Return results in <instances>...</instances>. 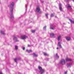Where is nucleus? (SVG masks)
Instances as JSON below:
<instances>
[{
    "mask_svg": "<svg viewBox=\"0 0 74 74\" xmlns=\"http://www.w3.org/2000/svg\"><path fill=\"white\" fill-rule=\"evenodd\" d=\"M55 36V35L53 33H51V34H50V36H51V37H53V36Z\"/></svg>",
    "mask_w": 74,
    "mask_h": 74,
    "instance_id": "nucleus-13",
    "label": "nucleus"
},
{
    "mask_svg": "<svg viewBox=\"0 0 74 74\" xmlns=\"http://www.w3.org/2000/svg\"><path fill=\"white\" fill-rule=\"evenodd\" d=\"M59 7H62V4L61 3H60L59 4Z\"/></svg>",
    "mask_w": 74,
    "mask_h": 74,
    "instance_id": "nucleus-26",
    "label": "nucleus"
},
{
    "mask_svg": "<svg viewBox=\"0 0 74 74\" xmlns=\"http://www.w3.org/2000/svg\"><path fill=\"white\" fill-rule=\"evenodd\" d=\"M72 65V64L70 63H68V64H66V66L67 67H70Z\"/></svg>",
    "mask_w": 74,
    "mask_h": 74,
    "instance_id": "nucleus-7",
    "label": "nucleus"
},
{
    "mask_svg": "<svg viewBox=\"0 0 74 74\" xmlns=\"http://www.w3.org/2000/svg\"><path fill=\"white\" fill-rule=\"evenodd\" d=\"M48 13H47L45 14V16L47 17V18H48Z\"/></svg>",
    "mask_w": 74,
    "mask_h": 74,
    "instance_id": "nucleus-24",
    "label": "nucleus"
},
{
    "mask_svg": "<svg viewBox=\"0 0 74 74\" xmlns=\"http://www.w3.org/2000/svg\"><path fill=\"white\" fill-rule=\"evenodd\" d=\"M17 60V59L16 58L14 59V61L15 62H16Z\"/></svg>",
    "mask_w": 74,
    "mask_h": 74,
    "instance_id": "nucleus-28",
    "label": "nucleus"
},
{
    "mask_svg": "<svg viewBox=\"0 0 74 74\" xmlns=\"http://www.w3.org/2000/svg\"><path fill=\"white\" fill-rule=\"evenodd\" d=\"M33 55H34L35 56V57H37L38 56V55H37L35 53H34L33 54Z\"/></svg>",
    "mask_w": 74,
    "mask_h": 74,
    "instance_id": "nucleus-17",
    "label": "nucleus"
},
{
    "mask_svg": "<svg viewBox=\"0 0 74 74\" xmlns=\"http://www.w3.org/2000/svg\"><path fill=\"white\" fill-rule=\"evenodd\" d=\"M66 1H68L69 0H65Z\"/></svg>",
    "mask_w": 74,
    "mask_h": 74,
    "instance_id": "nucleus-34",
    "label": "nucleus"
},
{
    "mask_svg": "<svg viewBox=\"0 0 74 74\" xmlns=\"http://www.w3.org/2000/svg\"><path fill=\"white\" fill-rule=\"evenodd\" d=\"M27 38V36L25 35H23L21 36V38L23 40H25Z\"/></svg>",
    "mask_w": 74,
    "mask_h": 74,
    "instance_id": "nucleus-3",
    "label": "nucleus"
},
{
    "mask_svg": "<svg viewBox=\"0 0 74 74\" xmlns=\"http://www.w3.org/2000/svg\"><path fill=\"white\" fill-rule=\"evenodd\" d=\"M59 49V48L57 47V49Z\"/></svg>",
    "mask_w": 74,
    "mask_h": 74,
    "instance_id": "nucleus-33",
    "label": "nucleus"
},
{
    "mask_svg": "<svg viewBox=\"0 0 74 74\" xmlns=\"http://www.w3.org/2000/svg\"><path fill=\"white\" fill-rule=\"evenodd\" d=\"M50 29H52V30H53L54 29H55V27L54 26L52 25H51V28H50Z\"/></svg>",
    "mask_w": 74,
    "mask_h": 74,
    "instance_id": "nucleus-10",
    "label": "nucleus"
},
{
    "mask_svg": "<svg viewBox=\"0 0 74 74\" xmlns=\"http://www.w3.org/2000/svg\"><path fill=\"white\" fill-rule=\"evenodd\" d=\"M55 14H51V17H53V16H54V15Z\"/></svg>",
    "mask_w": 74,
    "mask_h": 74,
    "instance_id": "nucleus-18",
    "label": "nucleus"
},
{
    "mask_svg": "<svg viewBox=\"0 0 74 74\" xmlns=\"http://www.w3.org/2000/svg\"><path fill=\"white\" fill-rule=\"evenodd\" d=\"M69 21L71 22V23H74V21H72V20H71V19H69Z\"/></svg>",
    "mask_w": 74,
    "mask_h": 74,
    "instance_id": "nucleus-15",
    "label": "nucleus"
},
{
    "mask_svg": "<svg viewBox=\"0 0 74 74\" xmlns=\"http://www.w3.org/2000/svg\"><path fill=\"white\" fill-rule=\"evenodd\" d=\"M41 3H44V1H42Z\"/></svg>",
    "mask_w": 74,
    "mask_h": 74,
    "instance_id": "nucleus-32",
    "label": "nucleus"
},
{
    "mask_svg": "<svg viewBox=\"0 0 74 74\" xmlns=\"http://www.w3.org/2000/svg\"><path fill=\"white\" fill-rule=\"evenodd\" d=\"M66 7L67 9H71V6L69 4L66 5Z\"/></svg>",
    "mask_w": 74,
    "mask_h": 74,
    "instance_id": "nucleus-5",
    "label": "nucleus"
},
{
    "mask_svg": "<svg viewBox=\"0 0 74 74\" xmlns=\"http://www.w3.org/2000/svg\"><path fill=\"white\" fill-rule=\"evenodd\" d=\"M2 34H3V35H4L5 34V33L3 31H1L0 32Z\"/></svg>",
    "mask_w": 74,
    "mask_h": 74,
    "instance_id": "nucleus-20",
    "label": "nucleus"
},
{
    "mask_svg": "<svg viewBox=\"0 0 74 74\" xmlns=\"http://www.w3.org/2000/svg\"><path fill=\"white\" fill-rule=\"evenodd\" d=\"M66 61H71V59L67 57L66 58Z\"/></svg>",
    "mask_w": 74,
    "mask_h": 74,
    "instance_id": "nucleus-12",
    "label": "nucleus"
},
{
    "mask_svg": "<svg viewBox=\"0 0 74 74\" xmlns=\"http://www.w3.org/2000/svg\"><path fill=\"white\" fill-rule=\"evenodd\" d=\"M57 17H56V18Z\"/></svg>",
    "mask_w": 74,
    "mask_h": 74,
    "instance_id": "nucleus-35",
    "label": "nucleus"
},
{
    "mask_svg": "<svg viewBox=\"0 0 74 74\" xmlns=\"http://www.w3.org/2000/svg\"><path fill=\"white\" fill-rule=\"evenodd\" d=\"M61 37H62V36H61V35H59L58 36V41H59V40H60Z\"/></svg>",
    "mask_w": 74,
    "mask_h": 74,
    "instance_id": "nucleus-9",
    "label": "nucleus"
},
{
    "mask_svg": "<svg viewBox=\"0 0 74 74\" xmlns=\"http://www.w3.org/2000/svg\"><path fill=\"white\" fill-rule=\"evenodd\" d=\"M60 64H65V61L64 60L62 59L60 62Z\"/></svg>",
    "mask_w": 74,
    "mask_h": 74,
    "instance_id": "nucleus-4",
    "label": "nucleus"
},
{
    "mask_svg": "<svg viewBox=\"0 0 74 74\" xmlns=\"http://www.w3.org/2000/svg\"><path fill=\"white\" fill-rule=\"evenodd\" d=\"M56 56L57 58H59V56H58V53H56Z\"/></svg>",
    "mask_w": 74,
    "mask_h": 74,
    "instance_id": "nucleus-25",
    "label": "nucleus"
},
{
    "mask_svg": "<svg viewBox=\"0 0 74 74\" xmlns=\"http://www.w3.org/2000/svg\"><path fill=\"white\" fill-rule=\"evenodd\" d=\"M39 69L40 70V72H41V74H43V73H44V70L42 69V68L41 67V66H39L38 67Z\"/></svg>",
    "mask_w": 74,
    "mask_h": 74,
    "instance_id": "nucleus-2",
    "label": "nucleus"
},
{
    "mask_svg": "<svg viewBox=\"0 0 74 74\" xmlns=\"http://www.w3.org/2000/svg\"><path fill=\"white\" fill-rule=\"evenodd\" d=\"M28 47H30V46L29 45H28Z\"/></svg>",
    "mask_w": 74,
    "mask_h": 74,
    "instance_id": "nucleus-30",
    "label": "nucleus"
},
{
    "mask_svg": "<svg viewBox=\"0 0 74 74\" xmlns=\"http://www.w3.org/2000/svg\"><path fill=\"white\" fill-rule=\"evenodd\" d=\"M36 11L38 12H39L40 11V9L39 6L37 7L36 9Z\"/></svg>",
    "mask_w": 74,
    "mask_h": 74,
    "instance_id": "nucleus-6",
    "label": "nucleus"
},
{
    "mask_svg": "<svg viewBox=\"0 0 74 74\" xmlns=\"http://www.w3.org/2000/svg\"><path fill=\"white\" fill-rule=\"evenodd\" d=\"M58 46H59L60 48H62V46H61V45L60 44V42H58Z\"/></svg>",
    "mask_w": 74,
    "mask_h": 74,
    "instance_id": "nucleus-11",
    "label": "nucleus"
},
{
    "mask_svg": "<svg viewBox=\"0 0 74 74\" xmlns=\"http://www.w3.org/2000/svg\"><path fill=\"white\" fill-rule=\"evenodd\" d=\"M18 46H15V49L16 50H17V49H18Z\"/></svg>",
    "mask_w": 74,
    "mask_h": 74,
    "instance_id": "nucleus-19",
    "label": "nucleus"
},
{
    "mask_svg": "<svg viewBox=\"0 0 74 74\" xmlns=\"http://www.w3.org/2000/svg\"><path fill=\"white\" fill-rule=\"evenodd\" d=\"M10 8V11L11 13V18L12 19L14 18V16L12 15V11H13V7H14V2H12L10 5H8Z\"/></svg>",
    "mask_w": 74,
    "mask_h": 74,
    "instance_id": "nucleus-1",
    "label": "nucleus"
},
{
    "mask_svg": "<svg viewBox=\"0 0 74 74\" xmlns=\"http://www.w3.org/2000/svg\"><path fill=\"white\" fill-rule=\"evenodd\" d=\"M35 30H32L31 31V32H32V33H35Z\"/></svg>",
    "mask_w": 74,
    "mask_h": 74,
    "instance_id": "nucleus-23",
    "label": "nucleus"
},
{
    "mask_svg": "<svg viewBox=\"0 0 74 74\" xmlns=\"http://www.w3.org/2000/svg\"><path fill=\"white\" fill-rule=\"evenodd\" d=\"M73 0V1H74V0Z\"/></svg>",
    "mask_w": 74,
    "mask_h": 74,
    "instance_id": "nucleus-36",
    "label": "nucleus"
},
{
    "mask_svg": "<svg viewBox=\"0 0 74 74\" xmlns=\"http://www.w3.org/2000/svg\"><path fill=\"white\" fill-rule=\"evenodd\" d=\"M64 73H65V74H67V71H66V72H65Z\"/></svg>",
    "mask_w": 74,
    "mask_h": 74,
    "instance_id": "nucleus-29",
    "label": "nucleus"
},
{
    "mask_svg": "<svg viewBox=\"0 0 74 74\" xmlns=\"http://www.w3.org/2000/svg\"><path fill=\"white\" fill-rule=\"evenodd\" d=\"M47 27L46 26H45V27H43V29H44L45 30L46 29V27Z\"/></svg>",
    "mask_w": 74,
    "mask_h": 74,
    "instance_id": "nucleus-27",
    "label": "nucleus"
},
{
    "mask_svg": "<svg viewBox=\"0 0 74 74\" xmlns=\"http://www.w3.org/2000/svg\"><path fill=\"white\" fill-rule=\"evenodd\" d=\"M27 52L28 53H30V52H32V50H28L27 49Z\"/></svg>",
    "mask_w": 74,
    "mask_h": 74,
    "instance_id": "nucleus-14",
    "label": "nucleus"
},
{
    "mask_svg": "<svg viewBox=\"0 0 74 74\" xmlns=\"http://www.w3.org/2000/svg\"><path fill=\"white\" fill-rule=\"evenodd\" d=\"M14 40H16V41H18V40H17V38L15 37H14Z\"/></svg>",
    "mask_w": 74,
    "mask_h": 74,
    "instance_id": "nucleus-16",
    "label": "nucleus"
},
{
    "mask_svg": "<svg viewBox=\"0 0 74 74\" xmlns=\"http://www.w3.org/2000/svg\"><path fill=\"white\" fill-rule=\"evenodd\" d=\"M66 39L67 41H70L71 40V38L70 37H67L66 38Z\"/></svg>",
    "mask_w": 74,
    "mask_h": 74,
    "instance_id": "nucleus-8",
    "label": "nucleus"
},
{
    "mask_svg": "<svg viewBox=\"0 0 74 74\" xmlns=\"http://www.w3.org/2000/svg\"><path fill=\"white\" fill-rule=\"evenodd\" d=\"M59 9L61 11H62V7H59Z\"/></svg>",
    "mask_w": 74,
    "mask_h": 74,
    "instance_id": "nucleus-22",
    "label": "nucleus"
},
{
    "mask_svg": "<svg viewBox=\"0 0 74 74\" xmlns=\"http://www.w3.org/2000/svg\"><path fill=\"white\" fill-rule=\"evenodd\" d=\"M43 53L45 56H47V55H48V54L45 53Z\"/></svg>",
    "mask_w": 74,
    "mask_h": 74,
    "instance_id": "nucleus-21",
    "label": "nucleus"
},
{
    "mask_svg": "<svg viewBox=\"0 0 74 74\" xmlns=\"http://www.w3.org/2000/svg\"><path fill=\"white\" fill-rule=\"evenodd\" d=\"M25 49V47H24V48H23V50H24Z\"/></svg>",
    "mask_w": 74,
    "mask_h": 74,
    "instance_id": "nucleus-31",
    "label": "nucleus"
}]
</instances>
